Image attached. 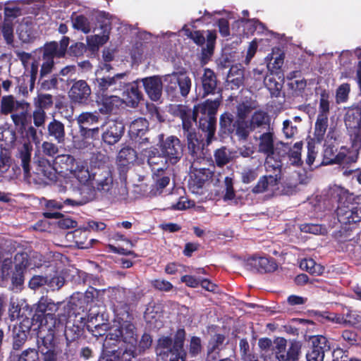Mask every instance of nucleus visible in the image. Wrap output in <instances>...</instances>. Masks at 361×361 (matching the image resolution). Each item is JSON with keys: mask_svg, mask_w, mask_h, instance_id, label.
<instances>
[{"mask_svg": "<svg viewBox=\"0 0 361 361\" xmlns=\"http://www.w3.org/2000/svg\"><path fill=\"white\" fill-rule=\"evenodd\" d=\"M221 99H219L213 101L207 100L195 106L192 111L185 106H180L179 107V114L182 119L185 135L186 136V134L190 133H195L192 128V123L196 122L200 114H201L202 116L200 117L199 121L200 127L205 132L207 142L209 144L214 135L215 125L213 116L216 114Z\"/></svg>", "mask_w": 361, "mask_h": 361, "instance_id": "1", "label": "nucleus"}, {"mask_svg": "<svg viewBox=\"0 0 361 361\" xmlns=\"http://www.w3.org/2000/svg\"><path fill=\"white\" fill-rule=\"evenodd\" d=\"M61 304V302H55L47 296H42L34 305L35 313L32 318V325L41 331H52L59 323L56 312Z\"/></svg>", "mask_w": 361, "mask_h": 361, "instance_id": "2", "label": "nucleus"}, {"mask_svg": "<svg viewBox=\"0 0 361 361\" xmlns=\"http://www.w3.org/2000/svg\"><path fill=\"white\" fill-rule=\"evenodd\" d=\"M30 109V103L18 100L13 95L3 96L0 102V114L10 115L12 121L17 127L25 128Z\"/></svg>", "mask_w": 361, "mask_h": 361, "instance_id": "3", "label": "nucleus"}, {"mask_svg": "<svg viewBox=\"0 0 361 361\" xmlns=\"http://www.w3.org/2000/svg\"><path fill=\"white\" fill-rule=\"evenodd\" d=\"M185 331L179 329L175 335L174 342L169 336H161L157 341L156 353L157 356L167 357L170 353L175 355L170 361H185L186 353L183 349Z\"/></svg>", "mask_w": 361, "mask_h": 361, "instance_id": "4", "label": "nucleus"}, {"mask_svg": "<svg viewBox=\"0 0 361 361\" xmlns=\"http://www.w3.org/2000/svg\"><path fill=\"white\" fill-rule=\"evenodd\" d=\"M87 180L80 181V183L88 185L94 191L101 193H109L114 188L113 175L108 167H92L90 171L87 166Z\"/></svg>", "mask_w": 361, "mask_h": 361, "instance_id": "5", "label": "nucleus"}, {"mask_svg": "<svg viewBox=\"0 0 361 361\" xmlns=\"http://www.w3.org/2000/svg\"><path fill=\"white\" fill-rule=\"evenodd\" d=\"M163 81L166 91L171 95H176L179 92L181 96L185 97L192 86L191 79L184 71L165 75Z\"/></svg>", "mask_w": 361, "mask_h": 361, "instance_id": "6", "label": "nucleus"}, {"mask_svg": "<svg viewBox=\"0 0 361 361\" xmlns=\"http://www.w3.org/2000/svg\"><path fill=\"white\" fill-rule=\"evenodd\" d=\"M96 75L95 86L97 94H114L121 91L125 87L126 82L124 79L126 77V73H117L113 76H100V72L97 71Z\"/></svg>", "mask_w": 361, "mask_h": 361, "instance_id": "7", "label": "nucleus"}, {"mask_svg": "<svg viewBox=\"0 0 361 361\" xmlns=\"http://www.w3.org/2000/svg\"><path fill=\"white\" fill-rule=\"evenodd\" d=\"M273 351L278 361H296L298 360L301 344L296 341H291L288 343L283 338H277L274 342Z\"/></svg>", "mask_w": 361, "mask_h": 361, "instance_id": "8", "label": "nucleus"}, {"mask_svg": "<svg viewBox=\"0 0 361 361\" xmlns=\"http://www.w3.org/2000/svg\"><path fill=\"white\" fill-rule=\"evenodd\" d=\"M159 148L161 154L171 164L178 163L183 154V145L173 135L169 136L165 140L162 139L159 143Z\"/></svg>", "mask_w": 361, "mask_h": 361, "instance_id": "9", "label": "nucleus"}, {"mask_svg": "<svg viewBox=\"0 0 361 361\" xmlns=\"http://www.w3.org/2000/svg\"><path fill=\"white\" fill-rule=\"evenodd\" d=\"M56 163L61 164V168L68 171L79 182L87 180V165L85 162L76 160L71 154H61L56 157Z\"/></svg>", "mask_w": 361, "mask_h": 361, "instance_id": "10", "label": "nucleus"}, {"mask_svg": "<svg viewBox=\"0 0 361 361\" xmlns=\"http://www.w3.org/2000/svg\"><path fill=\"white\" fill-rule=\"evenodd\" d=\"M310 347L306 358L307 361H324L325 353L330 350V344L327 338L317 335L310 338Z\"/></svg>", "mask_w": 361, "mask_h": 361, "instance_id": "11", "label": "nucleus"}, {"mask_svg": "<svg viewBox=\"0 0 361 361\" xmlns=\"http://www.w3.org/2000/svg\"><path fill=\"white\" fill-rule=\"evenodd\" d=\"M273 174L265 175L259 178L257 184L252 189L254 193H262L273 191L281 178V171L279 165L274 169Z\"/></svg>", "mask_w": 361, "mask_h": 361, "instance_id": "12", "label": "nucleus"}, {"mask_svg": "<svg viewBox=\"0 0 361 361\" xmlns=\"http://www.w3.org/2000/svg\"><path fill=\"white\" fill-rule=\"evenodd\" d=\"M102 139L108 145L116 143L121 137L124 126L122 123L114 120L106 122L102 126Z\"/></svg>", "mask_w": 361, "mask_h": 361, "instance_id": "13", "label": "nucleus"}, {"mask_svg": "<svg viewBox=\"0 0 361 361\" xmlns=\"http://www.w3.org/2000/svg\"><path fill=\"white\" fill-rule=\"evenodd\" d=\"M96 102L102 114H109L118 109L123 100L114 94H97Z\"/></svg>", "mask_w": 361, "mask_h": 361, "instance_id": "14", "label": "nucleus"}, {"mask_svg": "<svg viewBox=\"0 0 361 361\" xmlns=\"http://www.w3.org/2000/svg\"><path fill=\"white\" fill-rule=\"evenodd\" d=\"M91 94L88 84L82 80L73 83L68 92L69 97L75 103L85 104Z\"/></svg>", "mask_w": 361, "mask_h": 361, "instance_id": "15", "label": "nucleus"}, {"mask_svg": "<svg viewBox=\"0 0 361 361\" xmlns=\"http://www.w3.org/2000/svg\"><path fill=\"white\" fill-rule=\"evenodd\" d=\"M359 157V151L354 147H342L332 160V163L342 166L343 168L349 167L356 163Z\"/></svg>", "mask_w": 361, "mask_h": 361, "instance_id": "16", "label": "nucleus"}, {"mask_svg": "<svg viewBox=\"0 0 361 361\" xmlns=\"http://www.w3.org/2000/svg\"><path fill=\"white\" fill-rule=\"evenodd\" d=\"M116 337H121L126 344L125 350H132L137 344V335L135 326L129 322H124L120 329L116 330Z\"/></svg>", "mask_w": 361, "mask_h": 361, "instance_id": "17", "label": "nucleus"}, {"mask_svg": "<svg viewBox=\"0 0 361 361\" xmlns=\"http://www.w3.org/2000/svg\"><path fill=\"white\" fill-rule=\"evenodd\" d=\"M34 173L38 176L39 180L44 183L56 179V169L49 160L44 158L37 161Z\"/></svg>", "mask_w": 361, "mask_h": 361, "instance_id": "18", "label": "nucleus"}, {"mask_svg": "<svg viewBox=\"0 0 361 361\" xmlns=\"http://www.w3.org/2000/svg\"><path fill=\"white\" fill-rule=\"evenodd\" d=\"M145 90L152 101L160 99L162 93V80L159 76L145 78L142 80Z\"/></svg>", "mask_w": 361, "mask_h": 361, "instance_id": "19", "label": "nucleus"}, {"mask_svg": "<svg viewBox=\"0 0 361 361\" xmlns=\"http://www.w3.org/2000/svg\"><path fill=\"white\" fill-rule=\"evenodd\" d=\"M247 266L259 272H271L276 269L277 264L274 259L264 257H253L248 259Z\"/></svg>", "mask_w": 361, "mask_h": 361, "instance_id": "20", "label": "nucleus"}, {"mask_svg": "<svg viewBox=\"0 0 361 361\" xmlns=\"http://www.w3.org/2000/svg\"><path fill=\"white\" fill-rule=\"evenodd\" d=\"M144 155L147 157V163L154 173H163L167 168L169 160L161 153L159 154L157 149L149 148Z\"/></svg>", "mask_w": 361, "mask_h": 361, "instance_id": "21", "label": "nucleus"}, {"mask_svg": "<svg viewBox=\"0 0 361 361\" xmlns=\"http://www.w3.org/2000/svg\"><path fill=\"white\" fill-rule=\"evenodd\" d=\"M188 141V148L194 162H200L204 159L205 152L204 150V145L197 138L196 133L186 134Z\"/></svg>", "mask_w": 361, "mask_h": 361, "instance_id": "22", "label": "nucleus"}, {"mask_svg": "<svg viewBox=\"0 0 361 361\" xmlns=\"http://www.w3.org/2000/svg\"><path fill=\"white\" fill-rule=\"evenodd\" d=\"M152 343V339L151 336L148 334H144L139 343L137 342V344H135V346H133L132 350H123V358L125 361H130L133 357L149 349Z\"/></svg>", "mask_w": 361, "mask_h": 361, "instance_id": "23", "label": "nucleus"}, {"mask_svg": "<svg viewBox=\"0 0 361 361\" xmlns=\"http://www.w3.org/2000/svg\"><path fill=\"white\" fill-rule=\"evenodd\" d=\"M47 135L54 138L58 144H63L66 140L64 124L60 121L54 118L47 125Z\"/></svg>", "mask_w": 361, "mask_h": 361, "instance_id": "24", "label": "nucleus"}, {"mask_svg": "<svg viewBox=\"0 0 361 361\" xmlns=\"http://www.w3.org/2000/svg\"><path fill=\"white\" fill-rule=\"evenodd\" d=\"M32 151V146L29 142L23 143V145L18 149V157L21 161V166L24 171V175L26 178L30 177V163L31 161Z\"/></svg>", "mask_w": 361, "mask_h": 361, "instance_id": "25", "label": "nucleus"}, {"mask_svg": "<svg viewBox=\"0 0 361 361\" xmlns=\"http://www.w3.org/2000/svg\"><path fill=\"white\" fill-rule=\"evenodd\" d=\"M201 80L204 91L203 96L214 94L217 87V80L214 72L209 68H205Z\"/></svg>", "mask_w": 361, "mask_h": 361, "instance_id": "26", "label": "nucleus"}, {"mask_svg": "<svg viewBox=\"0 0 361 361\" xmlns=\"http://www.w3.org/2000/svg\"><path fill=\"white\" fill-rule=\"evenodd\" d=\"M123 96L128 106L135 107L142 99V94L136 83L128 84L124 91Z\"/></svg>", "mask_w": 361, "mask_h": 361, "instance_id": "27", "label": "nucleus"}, {"mask_svg": "<svg viewBox=\"0 0 361 361\" xmlns=\"http://www.w3.org/2000/svg\"><path fill=\"white\" fill-rule=\"evenodd\" d=\"M51 49H48L46 47H44L43 54H42V63L41 65V69L39 72L40 78H43L47 75L51 73L54 66V59L56 57L52 51Z\"/></svg>", "mask_w": 361, "mask_h": 361, "instance_id": "28", "label": "nucleus"}, {"mask_svg": "<svg viewBox=\"0 0 361 361\" xmlns=\"http://www.w3.org/2000/svg\"><path fill=\"white\" fill-rule=\"evenodd\" d=\"M259 140V152L265 154L269 158L274 154L273 134L270 132L263 133Z\"/></svg>", "mask_w": 361, "mask_h": 361, "instance_id": "29", "label": "nucleus"}, {"mask_svg": "<svg viewBox=\"0 0 361 361\" xmlns=\"http://www.w3.org/2000/svg\"><path fill=\"white\" fill-rule=\"evenodd\" d=\"M328 128V115L318 114L314 126V136L318 142H321L324 137Z\"/></svg>", "mask_w": 361, "mask_h": 361, "instance_id": "30", "label": "nucleus"}, {"mask_svg": "<svg viewBox=\"0 0 361 361\" xmlns=\"http://www.w3.org/2000/svg\"><path fill=\"white\" fill-rule=\"evenodd\" d=\"M135 151L130 147L122 148L117 156V164L120 167L126 168L135 159Z\"/></svg>", "mask_w": 361, "mask_h": 361, "instance_id": "31", "label": "nucleus"}, {"mask_svg": "<svg viewBox=\"0 0 361 361\" xmlns=\"http://www.w3.org/2000/svg\"><path fill=\"white\" fill-rule=\"evenodd\" d=\"M104 32L102 35H95L87 37V42L92 49L98 48L99 46L105 44L109 38L110 27L107 25L104 26Z\"/></svg>", "mask_w": 361, "mask_h": 361, "instance_id": "32", "label": "nucleus"}, {"mask_svg": "<svg viewBox=\"0 0 361 361\" xmlns=\"http://www.w3.org/2000/svg\"><path fill=\"white\" fill-rule=\"evenodd\" d=\"M148 129V122L145 118H139L133 121L129 127V133L132 137L144 135Z\"/></svg>", "mask_w": 361, "mask_h": 361, "instance_id": "33", "label": "nucleus"}, {"mask_svg": "<svg viewBox=\"0 0 361 361\" xmlns=\"http://www.w3.org/2000/svg\"><path fill=\"white\" fill-rule=\"evenodd\" d=\"M69 44V39L68 37H64L59 43L56 42H51L45 44L48 49H51L55 55H56L57 58H62L65 56L67 50V47Z\"/></svg>", "mask_w": 361, "mask_h": 361, "instance_id": "34", "label": "nucleus"}, {"mask_svg": "<svg viewBox=\"0 0 361 361\" xmlns=\"http://www.w3.org/2000/svg\"><path fill=\"white\" fill-rule=\"evenodd\" d=\"M235 133L240 140H245L251 131L254 130L248 121L238 119L235 124Z\"/></svg>", "mask_w": 361, "mask_h": 361, "instance_id": "35", "label": "nucleus"}, {"mask_svg": "<svg viewBox=\"0 0 361 361\" xmlns=\"http://www.w3.org/2000/svg\"><path fill=\"white\" fill-rule=\"evenodd\" d=\"M257 107V104L253 100H246L240 103L237 106V115L238 119L245 120V118Z\"/></svg>", "mask_w": 361, "mask_h": 361, "instance_id": "36", "label": "nucleus"}, {"mask_svg": "<svg viewBox=\"0 0 361 361\" xmlns=\"http://www.w3.org/2000/svg\"><path fill=\"white\" fill-rule=\"evenodd\" d=\"M233 158V153L228 148L223 147L217 149L214 153V159L218 166L227 164Z\"/></svg>", "mask_w": 361, "mask_h": 361, "instance_id": "37", "label": "nucleus"}, {"mask_svg": "<svg viewBox=\"0 0 361 361\" xmlns=\"http://www.w3.org/2000/svg\"><path fill=\"white\" fill-rule=\"evenodd\" d=\"M71 20L75 29L81 30L84 33H89L91 31L90 23L85 16L73 15Z\"/></svg>", "mask_w": 361, "mask_h": 361, "instance_id": "38", "label": "nucleus"}, {"mask_svg": "<svg viewBox=\"0 0 361 361\" xmlns=\"http://www.w3.org/2000/svg\"><path fill=\"white\" fill-rule=\"evenodd\" d=\"M35 108L39 109H50L53 105V97L49 94H39L33 100Z\"/></svg>", "mask_w": 361, "mask_h": 361, "instance_id": "39", "label": "nucleus"}, {"mask_svg": "<svg viewBox=\"0 0 361 361\" xmlns=\"http://www.w3.org/2000/svg\"><path fill=\"white\" fill-rule=\"evenodd\" d=\"M302 148V142H298L294 144L293 147L288 152L289 161L293 166H299L302 164L301 150Z\"/></svg>", "mask_w": 361, "mask_h": 361, "instance_id": "40", "label": "nucleus"}, {"mask_svg": "<svg viewBox=\"0 0 361 361\" xmlns=\"http://www.w3.org/2000/svg\"><path fill=\"white\" fill-rule=\"evenodd\" d=\"M269 121L268 115L263 111H255L249 122L253 130L257 128L262 127L267 125Z\"/></svg>", "mask_w": 361, "mask_h": 361, "instance_id": "41", "label": "nucleus"}, {"mask_svg": "<svg viewBox=\"0 0 361 361\" xmlns=\"http://www.w3.org/2000/svg\"><path fill=\"white\" fill-rule=\"evenodd\" d=\"M13 263L16 271V274H13V275H16V278H18L21 275L23 269L28 266L27 254L25 252L17 253L15 255Z\"/></svg>", "mask_w": 361, "mask_h": 361, "instance_id": "42", "label": "nucleus"}, {"mask_svg": "<svg viewBox=\"0 0 361 361\" xmlns=\"http://www.w3.org/2000/svg\"><path fill=\"white\" fill-rule=\"evenodd\" d=\"M76 121L79 126L88 127L97 123L99 121V117L97 113L83 112L76 118Z\"/></svg>", "mask_w": 361, "mask_h": 361, "instance_id": "43", "label": "nucleus"}, {"mask_svg": "<svg viewBox=\"0 0 361 361\" xmlns=\"http://www.w3.org/2000/svg\"><path fill=\"white\" fill-rule=\"evenodd\" d=\"M153 177L155 180V189H153L151 191V193L153 195H160L162 192L163 189L169 185L170 178L166 176H160L159 173H154Z\"/></svg>", "mask_w": 361, "mask_h": 361, "instance_id": "44", "label": "nucleus"}, {"mask_svg": "<svg viewBox=\"0 0 361 361\" xmlns=\"http://www.w3.org/2000/svg\"><path fill=\"white\" fill-rule=\"evenodd\" d=\"M94 319H97V317H91L88 319V323L86 326L87 329L94 336L104 335L108 329V324L105 323L97 324L94 322Z\"/></svg>", "mask_w": 361, "mask_h": 361, "instance_id": "45", "label": "nucleus"}, {"mask_svg": "<svg viewBox=\"0 0 361 361\" xmlns=\"http://www.w3.org/2000/svg\"><path fill=\"white\" fill-rule=\"evenodd\" d=\"M16 139V133L13 130L6 128H0V141L4 142L5 147H13Z\"/></svg>", "mask_w": 361, "mask_h": 361, "instance_id": "46", "label": "nucleus"}, {"mask_svg": "<svg viewBox=\"0 0 361 361\" xmlns=\"http://www.w3.org/2000/svg\"><path fill=\"white\" fill-rule=\"evenodd\" d=\"M361 322V316L359 315L355 311L347 310L346 313H343L342 317H338L336 323L338 324H349L354 325Z\"/></svg>", "mask_w": 361, "mask_h": 361, "instance_id": "47", "label": "nucleus"}, {"mask_svg": "<svg viewBox=\"0 0 361 361\" xmlns=\"http://www.w3.org/2000/svg\"><path fill=\"white\" fill-rule=\"evenodd\" d=\"M207 43L206 47L202 49V55L204 58L209 57L214 50V44L216 39V33L214 30L207 31Z\"/></svg>", "mask_w": 361, "mask_h": 361, "instance_id": "48", "label": "nucleus"}, {"mask_svg": "<svg viewBox=\"0 0 361 361\" xmlns=\"http://www.w3.org/2000/svg\"><path fill=\"white\" fill-rule=\"evenodd\" d=\"M40 148L43 155L51 158H56L59 152V147L55 143L50 141H44Z\"/></svg>", "mask_w": 361, "mask_h": 361, "instance_id": "49", "label": "nucleus"}, {"mask_svg": "<svg viewBox=\"0 0 361 361\" xmlns=\"http://www.w3.org/2000/svg\"><path fill=\"white\" fill-rule=\"evenodd\" d=\"M300 267L311 274H319L322 273V267L317 264L312 259H302L300 263Z\"/></svg>", "mask_w": 361, "mask_h": 361, "instance_id": "50", "label": "nucleus"}, {"mask_svg": "<svg viewBox=\"0 0 361 361\" xmlns=\"http://www.w3.org/2000/svg\"><path fill=\"white\" fill-rule=\"evenodd\" d=\"M334 192L338 197V203L344 207H348L351 200V197L348 191L340 186H336L334 189Z\"/></svg>", "mask_w": 361, "mask_h": 361, "instance_id": "51", "label": "nucleus"}, {"mask_svg": "<svg viewBox=\"0 0 361 361\" xmlns=\"http://www.w3.org/2000/svg\"><path fill=\"white\" fill-rule=\"evenodd\" d=\"M2 33L7 44H11L13 41V23L10 19L4 20Z\"/></svg>", "mask_w": 361, "mask_h": 361, "instance_id": "52", "label": "nucleus"}, {"mask_svg": "<svg viewBox=\"0 0 361 361\" xmlns=\"http://www.w3.org/2000/svg\"><path fill=\"white\" fill-rule=\"evenodd\" d=\"M38 353L35 349L25 350L18 357H13L11 361H38Z\"/></svg>", "mask_w": 361, "mask_h": 361, "instance_id": "53", "label": "nucleus"}, {"mask_svg": "<svg viewBox=\"0 0 361 361\" xmlns=\"http://www.w3.org/2000/svg\"><path fill=\"white\" fill-rule=\"evenodd\" d=\"M32 119L35 127H44L47 119V114L45 111L35 108L32 113Z\"/></svg>", "mask_w": 361, "mask_h": 361, "instance_id": "54", "label": "nucleus"}, {"mask_svg": "<svg viewBox=\"0 0 361 361\" xmlns=\"http://www.w3.org/2000/svg\"><path fill=\"white\" fill-rule=\"evenodd\" d=\"M1 275L4 279H7L12 274V281L14 279H17L16 275H13V274H16L13 272V261L11 259H5L1 265Z\"/></svg>", "mask_w": 361, "mask_h": 361, "instance_id": "55", "label": "nucleus"}, {"mask_svg": "<svg viewBox=\"0 0 361 361\" xmlns=\"http://www.w3.org/2000/svg\"><path fill=\"white\" fill-rule=\"evenodd\" d=\"M271 94H275L281 89V84L277 82L272 75L267 76L263 82Z\"/></svg>", "mask_w": 361, "mask_h": 361, "instance_id": "56", "label": "nucleus"}, {"mask_svg": "<svg viewBox=\"0 0 361 361\" xmlns=\"http://www.w3.org/2000/svg\"><path fill=\"white\" fill-rule=\"evenodd\" d=\"M300 230L305 233L313 234H324L326 231L325 228L319 224H305L300 226Z\"/></svg>", "mask_w": 361, "mask_h": 361, "instance_id": "57", "label": "nucleus"}, {"mask_svg": "<svg viewBox=\"0 0 361 361\" xmlns=\"http://www.w3.org/2000/svg\"><path fill=\"white\" fill-rule=\"evenodd\" d=\"M202 350L201 339L199 337L193 336L190 339L189 353L192 357L197 356Z\"/></svg>", "mask_w": 361, "mask_h": 361, "instance_id": "58", "label": "nucleus"}, {"mask_svg": "<svg viewBox=\"0 0 361 361\" xmlns=\"http://www.w3.org/2000/svg\"><path fill=\"white\" fill-rule=\"evenodd\" d=\"M350 85L347 83L341 85L336 90L337 102H345L348 97Z\"/></svg>", "mask_w": 361, "mask_h": 361, "instance_id": "59", "label": "nucleus"}, {"mask_svg": "<svg viewBox=\"0 0 361 361\" xmlns=\"http://www.w3.org/2000/svg\"><path fill=\"white\" fill-rule=\"evenodd\" d=\"M257 177V172L256 169H244L241 172V179L244 183H250L255 180Z\"/></svg>", "mask_w": 361, "mask_h": 361, "instance_id": "60", "label": "nucleus"}, {"mask_svg": "<svg viewBox=\"0 0 361 361\" xmlns=\"http://www.w3.org/2000/svg\"><path fill=\"white\" fill-rule=\"evenodd\" d=\"M135 140V147L140 150L142 153L146 154V151H149L147 146L149 144L148 137H143V135L139 137H133Z\"/></svg>", "mask_w": 361, "mask_h": 361, "instance_id": "61", "label": "nucleus"}, {"mask_svg": "<svg viewBox=\"0 0 361 361\" xmlns=\"http://www.w3.org/2000/svg\"><path fill=\"white\" fill-rule=\"evenodd\" d=\"M225 340V337L221 334L214 335L209 341V353L219 349V346L221 345Z\"/></svg>", "mask_w": 361, "mask_h": 361, "instance_id": "62", "label": "nucleus"}, {"mask_svg": "<svg viewBox=\"0 0 361 361\" xmlns=\"http://www.w3.org/2000/svg\"><path fill=\"white\" fill-rule=\"evenodd\" d=\"M288 86L295 92H301L307 86V82L303 78L292 80L288 82Z\"/></svg>", "mask_w": 361, "mask_h": 361, "instance_id": "63", "label": "nucleus"}, {"mask_svg": "<svg viewBox=\"0 0 361 361\" xmlns=\"http://www.w3.org/2000/svg\"><path fill=\"white\" fill-rule=\"evenodd\" d=\"M20 307L18 302L14 299L11 298L10 301V307L8 309L9 317L11 320H15L20 316Z\"/></svg>", "mask_w": 361, "mask_h": 361, "instance_id": "64", "label": "nucleus"}]
</instances>
